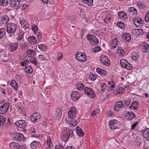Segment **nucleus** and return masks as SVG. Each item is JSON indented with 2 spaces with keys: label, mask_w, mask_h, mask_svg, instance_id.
Here are the masks:
<instances>
[{
  "label": "nucleus",
  "mask_w": 149,
  "mask_h": 149,
  "mask_svg": "<svg viewBox=\"0 0 149 149\" xmlns=\"http://www.w3.org/2000/svg\"><path fill=\"white\" fill-rule=\"evenodd\" d=\"M109 125L110 128L113 130L118 128L120 126V123L116 120L113 119L109 120Z\"/></svg>",
  "instance_id": "7ed1b4c3"
},
{
  "label": "nucleus",
  "mask_w": 149,
  "mask_h": 149,
  "mask_svg": "<svg viewBox=\"0 0 149 149\" xmlns=\"http://www.w3.org/2000/svg\"><path fill=\"white\" fill-rule=\"evenodd\" d=\"M29 62V61L28 60H26L22 62H20L21 65L22 66H24L25 65H27Z\"/></svg>",
  "instance_id": "6e6d98bb"
},
{
  "label": "nucleus",
  "mask_w": 149,
  "mask_h": 149,
  "mask_svg": "<svg viewBox=\"0 0 149 149\" xmlns=\"http://www.w3.org/2000/svg\"><path fill=\"white\" fill-rule=\"evenodd\" d=\"M76 59L81 62H83L86 61V58L84 53H82L81 52H77L76 54Z\"/></svg>",
  "instance_id": "f03ea898"
},
{
  "label": "nucleus",
  "mask_w": 149,
  "mask_h": 149,
  "mask_svg": "<svg viewBox=\"0 0 149 149\" xmlns=\"http://www.w3.org/2000/svg\"><path fill=\"white\" fill-rule=\"evenodd\" d=\"M145 19L146 22H149V11L148 12V13L146 15L145 17Z\"/></svg>",
  "instance_id": "338daca9"
},
{
  "label": "nucleus",
  "mask_w": 149,
  "mask_h": 149,
  "mask_svg": "<svg viewBox=\"0 0 149 149\" xmlns=\"http://www.w3.org/2000/svg\"><path fill=\"white\" fill-rule=\"evenodd\" d=\"M77 122L75 120H71L69 122V124L72 127L75 126L77 125Z\"/></svg>",
  "instance_id": "603ef678"
},
{
  "label": "nucleus",
  "mask_w": 149,
  "mask_h": 149,
  "mask_svg": "<svg viewBox=\"0 0 149 149\" xmlns=\"http://www.w3.org/2000/svg\"><path fill=\"white\" fill-rule=\"evenodd\" d=\"M13 138L18 141H23L24 140V135L18 132L14 133L12 135Z\"/></svg>",
  "instance_id": "1a4fd4ad"
},
{
  "label": "nucleus",
  "mask_w": 149,
  "mask_h": 149,
  "mask_svg": "<svg viewBox=\"0 0 149 149\" xmlns=\"http://www.w3.org/2000/svg\"><path fill=\"white\" fill-rule=\"evenodd\" d=\"M47 143L49 146V147L51 149H53L54 148L52 147H51V146L52 145V143L51 141V139L50 137L48 136L47 137Z\"/></svg>",
  "instance_id": "4c0bfd02"
},
{
  "label": "nucleus",
  "mask_w": 149,
  "mask_h": 149,
  "mask_svg": "<svg viewBox=\"0 0 149 149\" xmlns=\"http://www.w3.org/2000/svg\"><path fill=\"white\" fill-rule=\"evenodd\" d=\"M68 132H69V129H67L65 134H64L63 136V140H65V141H67L68 139Z\"/></svg>",
  "instance_id": "2f4dec72"
},
{
  "label": "nucleus",
  "mask_w": 149,
  "mask_h": 149,
  "mask_svg": "<svg viewBox=\"0 0 149 149\" xmlns=\"http://www.w3.org/2000/svg\"><path fill=\"white\" fill-rule=\"evenodd\" d=\"M76 132L77 135L80 136H83L84 135V134L81 130V129L78 126L76 127Z\"/></svg>",
  "instance_id": "4be33fe9"
},
{
  "label": "nucleus",
  "mask_w": 149,
  "mask_h": 149,
  "mask_svg": "<svg viewBox=\"0 0 149 149\" xmlns=\"http://www.w3.org/2000/svg\"><path fill=\"white\" fill-rule=\"evenodd\" d=\"M10 3L11 6L15 8H18L20 6L19 2L18 0H10Z\"/></svg>",
  "instance_id": "f3484780"
},
{
  "label": "nucleus",
  "mask_w": 149,
  "mask_h": 149,
  "mask_svg": "<svg viewBox=\"0 0 149 149\" xmlns=\"http://www.w3.org/2000/svg\"><path fill=\"white\" fill-rule=\"evenodd\" d=\"M120 65L123 67H124L126 63H127V61L124 59H121L120 60Z\"/></svg>",
  "instance_id": "3c124183"
},
{
  "label": "nucleus",
  "mask_w": 149,
  "mask_h": 149,
  "mask_svg": "<svg viewBox=\"0 0 149 149\" xmlns=\"http://www.w3.org/2000/svg\"><path fill=\"white\" fill-rule=\"evenodd\" d=\"M24 33L23 32H21L19 33L18 37V40H21L23 38Z\"/></svg>",
  "instance_id": "13d9d810"
},
{
  "label": "nucleus",
  "mask_w": 149,
  "mask_h": 149,
  "mask_svg": "<svg viewBox=\"0 0 149 149\" xmlns=\"http://www.w3.org/2000/svg\"><path fill=\"white\" fill-rule=\"evenodd\" d=\"M10 85L15 90H17L18 86L15 80H12L10 83Z\"/></svg>",
  "instance_id": "c756f323"
},
{
  "label": "nucleus",
  "mask_w": 149,
  "mask_h": 149,
  "mask_svg": "<svg viewBox=\"0 0 149 149\" xmlns=\"http://www.w3.org/2000/svg\"><path fill=\"white\" fill-rule=\"evenodd\" d=\"M97 76L93 74L92 73H91L90 74L89 78H90L91 80H94L96 78Z\"/></svg>",
  "instance_id": "052dcab7"
},
{
  "label": "nucleus",
  "mask_w": 149,
  "mask_h": 149,
  "mask_svg": "<svg viewBox=\"0 0 149 149\" xmlns=\"http://www.w3.org/2000/svg\"><path fill=\"white\" fill-rule=\"evenodd\" d=\"M123 38H125V40L128 42L130 41L131 38V35L128 33H124L123 35Z\"/></svg>",
  "instance_id": "c85d7f7f"
},
{
  "label": "nucleus",
  "mask_w": 149,
  "mask_h": 149,
  "mask_svg": "<svg viewBox=\"0 0 149 149\" xmlns=\"http://www.w3.org/2000/svg\"><path fill=\"white\" fill-rule=\"evenodd\" d=\"M17 47L18 44L17 43L10 44V50L11 52H13L16 50L17 48Z\"/></svg>",
  "instance_id": "393cba45"
},
{
  "label": "nucleus",
  "mask_w": 149,
  "mask_h": 149,
  "mask_svg": "<svg viewBox=\"0 0 149 149\" xmlns=\"http://www.w3.org/2000/svg\"><path fill=\"white\" fill-rule=\"evenodd\" d=\"M5 121V119L4 117L0 116V125H2Z\"/></svg>",
  "instance_id": "bf43d9fd"
},
{
  "label": "nucleus",
  "mask_w": 149,
  "mask_h": 149,
  "mask_svg": "<svg viewBox=\"0 0 149 149\" xmlns=\"http://www.w3.org/2000/svg\"><path fill=\"white\" fill-rule=\"evenodd\" d=\"M68 115L72 119H73L75 117L76 115V110L74 107H72L70 108L68 112Z\"/></svg>",
  "instance_id": "4468645a"
},
{
  "label": "nucleus",
  "mask_w": 149,
  "mask_h": 149,
  "mask_svg": "<svg viewBox=\"0 0 149 149\" xmlns=\"http://www.w3.org/2000/svg\"><path fill=\"white\" fill-rule=\"evenodd\" d=\"M123 68L129 70L132 69V66L131 64L127 62V63H126V65H125Z\"/></svg>",
  "instance_id": "79ce46f5"
},
{
  "label": "nucleus",
  "mask_w": 149,
  "mask_h": 149,
  "mask_svg": "<svg viewBox=\"0 0 149 149\" xmlns=\"http://www.w3.org/2000/svg\"><path fill=\"white\" fill-rule=\"evenodd\" d=\"M118 18L121 20H123L125 22L127 21V16L125 12L120 11L118 13Z\"/></svg>",
  "instance_id": "9b49d317"
},
{
  "label": "nucleus",
  "mask_w": 149,
  "mask_h": 149,
  "mask_svg": "<svg viewBox=\"0 0 149 149\" xmlns=\"http://www.w3.org/2000/svg\"><path fill=\"white\" fill-rule=\"evenodd\" d=\"M79 95L80 94L79 92L76 91H74L72 93L71 97L72 100H74L75 99H78Z\"/></svg>",
  "instance_id": "a211bd4d"
},
{
  "label": "nucleus",
  "mask_w": 149,
  "mask_h": 149,
  "mask_svg": "<svg viewBox=\"0 0 149 149\" xmlns=\"http://www.w3.org/2000/svg\"><path fill=\"white\" fill-rule=\"evenodd\" d=\"M76 87L79 90H82L84 87V84L83 83H80L77 84Z\"/></svg>",
  "instance_id": "49530a36"
},
{
  "label": "nucleus",
  "mask_w": 149,
  "mask_h": 149,
  "mask_svg": "<svg viewBox=\"0 0 149 149\" xmlns=\"http://www.w3.org/2000/svg\"><path fill=\"white\" fill-rule=\"evenodd\" d=\"M86 37L91 45H96L98 44L99 41L96 37L94 35H88L86 36Z\"/></svg>",
  "instance_id": "20e7f679"
},
{
  "label": "nucleus",
  "mask_w": 149,
  "mask_h": 149,
  "mask_svg": "<svg viewBox=\"0 0 149 149\" xmlns=\"http://www.w3.org/2000/svg\"><path fill=\"white\" fill-rule=\"evenodd\" d=\"M141 132L144 138L147 141H149V128H147L142 130Z\"/></svg>",
  "instance_id": "dca6fc26"
},
{
  "label": "nucleus",
  "mask_w": 149,
  "mask_h": 149,
  "mask_svg": "<svg viewBox=\"0 0 149 149\" xmlns=\"http://www.w3.org/2000/svg\"><path fill=\"white\" fill-rule=\"evenodd\" d=\"M101 49L100 47L99 46H97L96 47L93 49V50L94 52H97L100 51Z\"/></svg>",
  "instance_id": "0e129e2a"
},
{
  "label": "nucleus",
  "mask_w": 149,
  "mask_h": 149,
  "mask_svg": "<svg viewBox=\"0 0 149 149\" xmlns=\"http://www.w3.org/2000/svg\"><path fill=\"white\" fill-rule=\"evenodd\" d=\"M35 52L34 50L28 49L26 51V53L28 56L32 57L34 56Z\"/></svg>",
  "instance_id": "bb28decb"
},
{
  "label": "nucleus",
  "mask_w": 149,
  "mask_h": 149,
  "mask_svg": "<svg viewBox=\"0 0 149 149\" xmlns=\"http://www.w3.org/2000/svg\"><path fill=\"white\" fill-rule=\"evenodd\" d=\"M138 102L136 101H134L132 103L131 105L130 106V108H131L132 107L134 109L136 110L138 108Z\"/></svg>",
  "instance_id": "7c9ffc66"
},
{
  "label": "nucleus",
  "mask_w": 149,
  "mask_h": 149,
  "mask_svg": "<svg viewBox=\"0 0 149 149\" xmlns=\"http://www.w3.org/2000/svg\"><path fill=\"white\" fill-rule=\"evenodd\" d=\"M29 60L31 62L33 63L35 65H37L38 64L37 61L36 59L34 58H30Z\"/></svg>",
  "instance_id": "09e8293b"
},
{
  "label": "nucleus",
  "mask_w": 149,
  "mask_h": 149,
  "mask_svg": "<svg viewBox=\"0 0 149 149\" xmlns=\"http://www.w3.org/2000/svg\"><path fill=\"white\" fill-rule=\"evenodd\" d=\"M133 22L134 25L138 27L142 26L143 24V21L139 17L134 18L133 19Z\"/></svg>",
  "instance_id": "f8f14e48"
},
{
  "label": "nucleus",
  "mask_w": 149,
  "mask_h": 149,
  "mask_svg": "<svg viewBox=\"0 0 149 149\" xmlns=\"http://www.w3.org/2000/svg\"><path fill=\"white\" fill-rule=\"evenodd\" d=\"M55 149H64V148L63 146L58 145L55 146Z\"/></svg>",
  "instance_id": "774afa93"
},
{
  "label": "nucleus",
  "mask_w": 149,
  "mask_h": 149,
  "mask_svg": "<svg viewBox=\"0 0 149 149\" xmlns=\"http://www.w3.org/2000/svg\"><path fill=\"white\" fill-rule=\"evenodd\" d=\"M5 94V89L0 87V95H2Z\"/></svg>",
  "instance_id": "69168bd1"
},
{
  "label": "nucleus",
  "mask_w": 149,
  "mask_h": 149,
  "mask_svg": "<svg viewBox=\"0 0 149 149\" xmlns=\"http://www.w3.org/2000/svg\"><path fill=\"white\" fill-rule=\"evenodd\" d=\"M17 25L13 23H9L7 25V32L9 34H13L17 29Z\"/></svg>",
  "instance_id": "f257e3e1"
},
{
  "label": "nucleus",
  "mask_w": 149,
  "mask_h": 149,
  "mask_svg": "<svg viewBox=\"0 0 149 149\" xmlns=\"http://www.w3.org/2000/svg\"><path fill=\"white\" fill-rule=\"evenodd\" d=\"M85 93L87 95L89 96L91 98L94 99L95 97V93L93 90L88 87H86L84 88Z\"/></svg>",
  "instance_id": "39448f33"
},
{
  "label": "nucleus",
  "mask_w": 149,
  "mask_h": 149,
  "mask_svg": "<svg viewBox=\"0 0 149 149\" xmlns=\"http://www.w3.org/2000/svg\"><path fill=\"white\" fill-rule=\"evenodd\" d=\"M100 61L103 65L106 66H109L110 64V62L109 59L106 56L101 57Z\"/></svg>",
  "instance_id": "ddd939ff"
},
{
  "label": "nucleus",
  "mask_w": 149,
  "mask_h": 149,
  "mask_svg": "<svg viewBox=\"0 0 149 149\" xmlns=\"http://www.w3.org/2000/svg\"><path fill=\"white\" fill-rule=\"evenodd\" d=\"M9 20V18L6 15H4L2 17L1 22L2 24H6Z\"/></svg>",
  "instance_id": "412c9836"
},
{
  "label": "nucleus",
  "mask_w": 149,
  "mask_h": 149,
  "mask_svg": "<svg viewBox=\"0 0 149 149\" xmlns=\"http://www.w3.org/2000/svg\"><path fill=\"white\" fill-rule=\"evenodd\" d=\"M139 57V54L136 52H133L132 54V60L136 61Z\"/></svg>",
  "instance_id": "72a5a7b5"
},
{
  "label": "nucleus",
  "mask_w": 149,
  "mask_h": 149,
  "mask_svg": "<svg viewBox=\"0 0 149 149\" xmlns=\"http://www.w3.org/2000/svg\"><path fill=\"white\" fill-rule=\"evenodd\" d=\"M118 43V40L117 39H115L113 40L111 42V49H114Z\"/></svg>",
  "instance_id": "b1692460"
},
{
  "label": "nucleus",
  "mask_w": 149,
  "mask_h": 149,
  "mask_svg": "<svg viewBox=\"0 0 149 149\" xmlns=\"http://www.w3.org/2000/svg\"><path fill=\"white\" fill-rule=\"evenodd\" d=\"M83 2L87 4L89 6H91L93 4V0H83Z\"/></svg>",
  "instance_id": "c03bdc74"
},
{
  "label": "nucleus",
  "mask_w": 149,
  "mask_h": 149,
  "mask_svg": "<svg viewBox=\"0 0 149 149\" xmlns=\"http://www.w3.org/2000/svg\"><path fill=\"white\" fill-rule=\"evenodd\" d=\"M20 24L22 27L24 28L25 29L29 28V25L26 22H25L24 20H22L20 22Z\"/></svg>",
  "instance_id": "a878e982"
},
{
  "label": "nucleus",
  "mask_w": 149,
  "mask_h": 149,
  "mask_svg": "<svg viewBox=\"0 0 149 149\" xmlns=\"http://www.w3.org/2000/svg\"><path fill=\"white\" fill-rule=\"evenodd\" d=\"M32 29L35 34H36V31L38 30V28L36 25H33L32 26Z\"/></svg>",
  "instance_id": "680f3d73"
},
{
  "label": "nucleus",
  "mask_w": 149,
  "mask_h": 149,
  "mask_svg": "<svg viewBox=\"0 0 149 149\" xmlns=\"http://www.w3.org/2000/svg\"><path fill=\"white\" fill-rule=\"evenodd\" d=\"M28 40L29 42L32 45H34L35 43H36L37 42L36 37L33 36H29Z\"/></svg>",
  "instance_id": "aec40b11"
},
{
  "label": "nucleus",
  "mask_w": 149,
  "mask_h": 149,
  "mask_svg": "<svg viewBox=\"0 0 149 149\" xmlns=\"http://www.w3.org/2000/svg\"><path fill=\"white\" fill-rule=\"evenodd\" d=\"M117 52L120 56H123L125 54V52L122 47H119L117 49Z\"/></svg>",
  "instance_id": "e433bc0d"
},
{
  "label": "nucleus",
  "mask_w": 149,
  "mask_h": 149,
  "mask_svg": "<svg viewBox=\"0 0 149 149\" xmlns=\"http://www.w3.org/2000/svg\"><path fill=\"white\" fill-rule=\"evenodd\" d=\"M131 102V100L130 98H127L123 101V103H124L123 105L125 106H129Z\"/></svg>",
  "instance_id": "f704fd0d"
},
{
  "label": "nucleus",
  "mask_w": 149,
  "mask_h": 149,
  "mask_svg": "<svg viewBox=\"0 0 149 149\" xmlns=\"http://www.w3.org/2000/svg\"><path fill=\"white\" fill-rule=\"evenodd\" d=\"M128 11H130V12L133 13L135 14L137 13V10L136 9L133 7L130 8Z\"/></svg>",
  "instance_id": "864d4df0"
},
{
  "label": "nucleus",
  "mask_w": 149,
  "mask_h": 149,
  "mask_svg": "<svg viewBox=\"0 0 149 149\" xmlns=\"http://www.w3.org/2000/svg\"><path fill=\"white\" fill-rule=\"evenodd\" d=\"M10 146L12 149H26L23 145H21L19 143L14 142L10 143Z\"/></svg>",
  "instance_id": "423d86ee"
},
{
  "label": "nucleus",
  "mask_w": 149,
  "mask_h": 149,
  "mask_svg": "<svg viewBox=\"0 0 149 149\" xmlns=\"http://www.w3.org/2000/svg\"><path fill=\"white\" fill-rule=\"evenodd\" d=\"M100 111V110L99 109H97L92 112L91 115L92 116H94L97 114L99 113Z\"/></svg>",
  "instance_id": "5fc2aeb1"
},
{
  "label": "nucleus",
  "mask_w": 149,
  "mask_h": 149,
  "mask_svg": "<svg viewBox=\"0 0 149 149\" xmlns=\"http://www.w3.org/2000/svg\"><path fill=\"white\" fill-rule=\"evenodd\" d=\"M5 29L4 28H0V39H2L5 34Z\"/></svg>",
  "instance_id": "a19ab883"
},
{
  "label": "nucleus",
  "mask_w": 149,
  "mask_h": 149,
  "mask_svg": "<svg viewBox=\"0 0 149 149\" xmlns=\"http://www.w3.org/2000/svg\"><path fill=\"white\" fill-rule=\"evenodd\" d=\"M149 50V45L146 42H144L142 48V51L144 53H146Z\"/></svg>",
  "instance_id": "cd10ccee"
},
{
  "label": "nucleus",
  "mask_w": 149,
  "mask_h": 149,
  "mask_svg": "<svg viewBox=\"0 0 149 149\" xmlns=\"http://www.w3.org/2000/svg\"><path fill=\"white\" fill-rule=\"evenodd\" d=\"M39 48L41 51H45L47 49L46 46L43 44H40L38 45Z\"/></svg>",
  "instance_id": "37998d69"
},
{
  "label": "nucleus",
  "mask_w": 149,
  "mask_h": 149,
  "mask_svg": "<svg viewBox=\"0 0 149 149\" xmlns=\"http://www.w3.org/2000/svg\"><path fill=\"white\" fill-rule=\"evenodd\" d=\"M25 71L27 73H31L32 72V69L30 66H27L25 67Z\"/></svg>",
  "instance_id": "58836bf2"
},
{
  "label": "nucleus",
  "mask_w": 149,
  "mask_h": 149,
  "mask_svg": "<svg viewBox=\"0 0 149 149\" xmlns=\"http://www.w3.org/2000/svg\"><path fill=\"white\" fill-rule=\"evenodd\" d=\"M8 0H0V6H6L8 5Z\"/></svg>",
  "instance_id": "c9c22d12"
},
{
  "label": "nucleus",
  "mask_w": 149,
  "mask_h": 149,
  "mask_svg": "<svg viewBox=\"0 0 149 149\" xmlns=\"http://www.w3.org/2000/svg\"><path fill=\"white\" fill-rule=\"evenodd\" d=\"M10 104L8 102L4 104L0 107V114H4L6 113L9 108Z\"/></svg>",
  "instance_id": "9d476101"
},
{
  "label": "nucleus",
  "mask_w": 149,
  "mask_h": 149,
  "mask_svg": "<svg viewBox=\"0 0 149 149\" xmlns=\"http://www.w3.org/2000/svg\"><path fill=\"white\" fill-rule=\"evenodd\" d=\"M117 26L122 29L125 26V24L123 22H118L117 23Z\"/></svg>",
  "instance_id": "8fccbe9b"
},
{
  "label": "nucleus",
  "mask_w": 149,
  "mask_h": 149,
  "mask_svg": "<svg viewBox=\"0 0 149 149\" xmlns=\"http://www.w3.org/2000/svg\"><path fill=\"white\" fill-rule=\"evenodd\" d=\"M127 116H128V119L129 120H132L133 119L135 115L134 113L132 112H128L127 113Z\"/></svg>",
  "instance_id": "473e14b6"
},
{
  "label": "nucleus",
  "mask_w": 149,
  "mask_h": 149,
  "mask_svg": "<svg viewBox=\"0 0 149 149\" xmlns=\"http://www.w3.org/2000/svg\"><path fill=\"white\" fill-rule=\"evenodd\" d=\"M15 124L18 127L20 128H25L27 126V123L23 120L16 121Z\"/></svg>",
  "instance_id": "0eeeda50"
},
{
  "label": "nucleus",
  "mask_w": 149,
  "mask_h": 149,
  "mask_svg": "<svg viewBox=\"0 0 149 149\" xmlns=\"http://www.w3.org/2000/svg\"><path fill=\"white\" fill-rule=\"evenodd\" d=\"M111 17L112 16L110 15V14L108 13L107 16L105 18V19L104 20V21L105 22H107V21H110V20L111 19Z\"/></svg>",
  "instance_id": "de8ad7c7"
},
{
  "label": "nucleus",
  "mask_w": 149,
  "mask_h": 149,
  "mask_svg": "<svg viewBox=\"0 0 149 149\" xmlns=\"http://www.w3.org/2000/svg\"><path fill=\"white\" fill-rule=\"evenodd\" d=\"M133 31H134L136 33H139L138 34V35L139 34H143V30L141 29H134L133 30Z\"/></svg>",
  "instance_id": "a18cd8bd"
},
{
  "label": "nucleus",
  "mask_w": 149,
  "mask_h": 149,
  "mask_svg": "<svg viewBox=\"0 0 149 149\" xmlns=\"http://www.w3.org/2000/svg\"><path fill=\"white\" fill-rule=\"evenodd\" d=\"M39 144L40 142L34 141L31 143L30 145L32 149H36Z\"/></svg>",
  "instance_id": "6ab92c4d"
},
{
  "label": "nucleus",
  "mask_w": 149,
  "mask_h": 149,
  "mask_svg": "<svg viewBox=\"0 0 149 149\" xmlns=\"http://www.w3.org/2000/svg\"><path fill=\"white\" fill-rule=\"evenodd\" d=\"M117 90V92H116V91H115V92H116L115 93L118 94L122 93L124 91V89L123 88L121 87H119Z\"/></svg>",
  "instance_id": "ea45409f"
},
{
  "label": "nucleus",
  "mask_w": 149,
  "mask_h": 149,
  "mask_svg": "<svg viewBox=\"0 0 149 149\" xmlns=\"http://www.w3.org/2000/svg\"><path fill=\"white\" fill-rule=\"evenodd\" d=\"M106 87V84L105 83L102 84L101 86V90L102 91H105Z\"/></svg>",
  "instance_id": "e2e57ef3"
},
{
  "label": "nucleus",
  "mask_w": 149,
  "mask_h": 149,
  "mask_svg": "<svg viewBox=\"0 0 149 149\" xmlns=\"http://www.w3.org/2000/svg\"><path fill=\"white\" fill-rule=\"evenodd\" d=\"M41 118L40 114L37 113L33 114L30 116L32 122L37 123L39 122Z\"/></svg>",
  "instance_id": "6e6552de"
},
{
  "label": "nucleus",
  "mask_w": 149,
  "mask_h": 149,
  "mask_svg": "<svg viewBox=\"0 0 149 149\" xmlns=\"http://www.w3.org/2000/svg\"><path fill=\"white\" fill-rule=\"evenodd\" d=\"M63 57V54L60 53H58L57 54V59L59 61Z\"/></svg>",
  "instance_id": "4d7b16f0"
},
{
  "label": "nucleus",
  "mask_w": 149,
  "mask_h": 149,
  "mask_svg": "<svg viewBox=\"0 0 149 149\" xmlns=\"http://www.w3.org/2000/svg\"><path fill=\"white\" fill-rule=\"evenodd\" d=\"M124 107L123 102L121 101H119L117 102L114 106V110L116 111L119 110L120 108H123Z\"/></svg>",
  "instance_id": "2eb2a0df"
},
{
  "label": "nucleus",
  "mask_w": 149,
  "mask_h": 149,
  "mask_svg": "<svg viewBox=\"0 0 149 149\" xmlns=\"http://www.w3.org/2000/svg\"><path fill=\"white\" fill-rule=\"evenodd\" d=\"M96 70V72L101 75H106L107 72L105 70H102L99 67H97Z\"/></svg>",
  "instance_id": "5701e85b"
}]
</instances>
